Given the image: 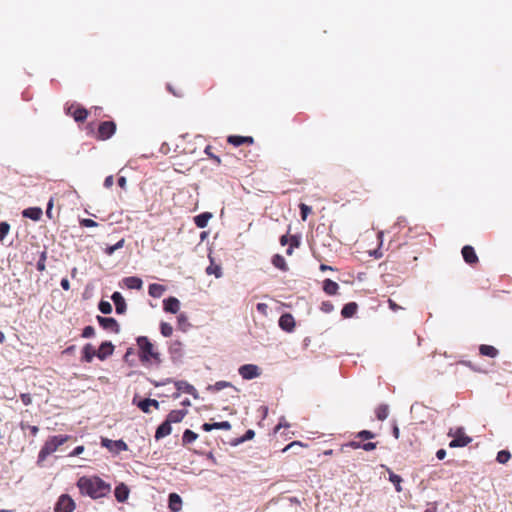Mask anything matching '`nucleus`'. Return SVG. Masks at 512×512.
Instances as JSON below:
<instances>
[{"label": "nucleus", "instance_id": "f257e3e1", "mask_svg": "<svg viewBox=\"0 0 512 512\" xmlns=\"http://www.w3.org/2000/svg\"><path fill=\"white\" fill-rule=\"evenodd\" d=\"M77 486L83 495L97 499L104 497L110 492V485L99 477H81Z\"/></svg>", "mask_w": 512, "mask_h": 512}, {"label": "nucleus", "instance_id": "f03ea898", "mask_svg": "<svg viewBox=\"0 0 512 512\" xmlns=\"http://www.w3.org/2000/svg\"><path fill=\"white\" fill-rule=\"evenodd\" d=\"M136 342L138 346L139 359L144 365H159L161 363L160 353L148 337L139 336L136 339Z\"/></svg>", "mask_w": 512, "mask_h": 512}, {"label": "nucleus", "instance_id": "7ed1b4c3", "mask_svg": "<svg viewBox=\"0 0 512 512\" xmlns=\"http://www.w3.org/2000/svg\"><path fill=\"white\" fill-rule=\"evenodd\" d=\"M68 439L69 436L62 434L50 437L39 452L38 463L44 461L47 456L55 452L58 447L64 444Z\"/></svg>", "mask_w": 512, "mask_h": 512}, {"label": "nucleus", "instance_id": "20e7f679", "mask_svg": "<svg viewBox=\"0 0 512 512\" xmlns=\"http://www.w3.org/2000/svg\"><path fill=\"white\" fill-rule=\"evenodd\" d=\"M448 435L453 437L449 443L450 448L464 447L472 441L470 437L464 434L463 428H457L455 432L450 429Z\"/></svg>", "mask_w": 512, "mask_h": 512}, {"label": "nucleus", "instance_id": "39448f33", "mask_svg": "<svg viewBox=\"0 0 512 512\" xmlns=\"http://www.w3.org/2000/svg\"><path fill=\"white\" fill-rule=\"evenodd\" d=\"M116 131V124L113 121H103L99 124L96 138L98 140H107L111 138Z\"/></svg>", "mask_w": 512, "mask_h": 512}, {"label": "nucleus", "instance_id": "423d86ee", "mask_svg": "<svg viewBox=\"0 0 512 512\" xmlns=\"http://www.w3.org/2000/svg\"><path fill=\"white\" fill-rule=\"evenodd\" d=\"M101 445L114 454H119L120 452L126 451L128 449L127 444L123 440H111L108 438H102Z\"/></svg>", "mask_w": 512, "mask_h": 512}, {"label": "nucleus", "instance_id": "0eeeda50", "mask_svg": "<svg viewBox=\"0 0 512 512\" xmlns=\"http://www.w3.org/2000/svg\"><path fill=\"white\" fill-rule=\"evenodd\" d=\"M74 509L73 499L69 495L63 494L59 497L54 510L55 512H72Z\"/></svg>", "mask_w": 512, "mask_h": 512}, {"label": "nucleus", "instance_id": "6e6552de", "mask_svg": "<svg viewBox=\"0 0 512 512\" xmlns=\"http://www.w3.org/2000/svg\"><path fill=\"white\" fill-rule=\"evenodd\" d=\"M96 319L103 329L113 332L115 334H118L120 332V325L116 321V319L112 317H103L99 315L96 317Z\"/></svg>", "mask_w": 512, "mask_h": 512}, {"label": "nucleus", "instance_id": "1a4fd4ad", "mask_svg": "<svg viewBox=\"0 0 512 512\" xmlns=\"http://www.w3.org/2000/svg\"><path fill=\"white\" fill-rule=\"evenodd\" d=\"M66 113L72 116L76 122H84L88 117V111L79 105L69 106Z\"/></svg>", "mask_w": 512, "mask_h": 512}, {"label": "nucleus", "instance_id": "9d476101", "mask_svg": "<svg viewBox=\"0 0 512 512\" xmlns=\"http://www.w3.org/2000/svg\"><path fill=\"white\" fill-rule=\"evenodd\" d=\"M239 374L243 379H253L260 375L259 367L254 364H245L239 368Z\"/></svg>", "mask_w": 512, "mask_h": 512}, {"label": "nucleus", "instance_id": "9b49d317", "mask_svg": "<svg viewBox=\"0 0 512 512\" xmlns=\"http://www.w3.org/2000/svg\"><path fill=\"white\" fill-rule=\"evenodd\" d=\"M170 419H172L173 422H180L183 418H167V420L163 422L156 430L155 438L157 440L162 439L171 433Z\"/></svg>", "mask_w": 512, "mask_h": 512}, {"label": "nucleus", "instance_id": "f8f14e48", "mask_svg": "<svg viewBox=\"0 0 512 512\" xmlns=\"http://www.w3.org/2000/svg\"><path fill=\"white\" fill-rule=\"evenodd\" d=\"M295 319L292 314L290 313H284L279 318V327L286 331V332H292L295 329Z\"/></svg>", "mask_w": 512, "mask_h": 512}, {"label": "nucleus", "instance_id": "ddd939ff", "mask_svg": "<svg viewBox=\"0 0 512 512\" xmlns=\"http://www.w3.org/2000/svg\"><path fill=\"white\" fill-rule=\"evenodd\" d=\"M227 142L235 147L241 145H252L254 143V138L251 136L230 135L227 137Z\"/></svg>", "mask_w": 512, "mask_h": 512}, {"label": "nucleus", "instance_id": "4468645a", "mask_svg": "<svg viewBox=\"0 0 512 512\" xmlns=\"http://www.w3.org/2000/svg\"><path fill=\"white\" fill-rule=\"evenodd\" d=\"M461 253H462L464 261L467 264L474 265V264L478 263V261H479L478 256L472 246H470V245L464 246L462 248Z\"/></svg>", "mask_w": 512, "mask_h": 512}, {"label": "nucleus", "instance_id": "2eb2a0df", "mask_svg": "<svg viewBox=\"0 0 512 512\" xmlns=\"http://www.w3.org/2000/svg\"><path fill=\"white\" fill-rule=\"evenodd\" d=\"M163 309L165 312L176 314L180 310V301L176 297H168L163 301Z\"/></svg>", "mask_w": 512, "mask_h": 512}, {"label": "nucleus", "instance_id": "dca6fc26", "mask_svg": "<svg viewBox=\"0 0 512 512\" xmlns=\"http://www.w3.org/2000/svg\"><path fill=\"white\" fill-rule=\"evenodd\" d=\"M114 352V346L111 342H103L99 346L97 350V358L100 360H105L107 357L111 356Z\"/></svg>", "mask_w": 512, "mask_h": 512}, {"label": "nucleus", "instance_id": "f3484780", "mask_svg": "<svg viewBox=\"0 0 512 512\" xmlns=\"http://www.w3.org/2000/svg\"><path fill=\"white\" fill-rule=\"evenodd\" d=\"M112 301L115 304L116 313L123 314L126 311L127 305L125 299L120 292H114L111 296Z\"/></svg>", "mask_w": 512, "mask_h": 512}, {"label": "nucleus", "instance_id": "a211bd4d", "mask_svg": "<svg viewBox=\"0 0 512 512\" xmlns=\"http://www.w3.org/2000/svg\"><path fill=\"white\" fill-rule=\"evenodd\" d=\"M255 436V432L252 429L246 431V433L241 437L231 438L227 441V443L233 447L240 445L241 443L251 440Z\"/></svg>", "mask_w": 512, "mask_h": 512}, {"label": "nucleus", "instance_id": "6ab92c4d", "mask_svg": "<svg viewBox=\"0 0 512 512\" xmlns=\"http://www.w3.org/2000/svg\"><path fill=\"white\" fill-rule=\"evenodd\" d=\"M114 494L118 502H124L129 496V488L124 483H121L116 486Z\"/></svg>", "mask_w": 512, "mask_h": 512}, {"label": "nucleus", "instance_id": "aec40b11", "mask_svg": "<svg viewBox=\"0 0 512 512\" xmlns=\"http://www.w3.org/2000/svg\"><path fill=\"white\" fill-rule=\"evenodd\" d=\"M42 214H43L42 209L39 207H30V208L23 210V212H22L23 217L29 218L33 221L40 220Z\"/></svg>", "mask_w": 512, "mask_h": 512}, {"label": "nucleus", "instance_id": "412c9836", "mask_svg": "<svg viewBox=\"0 0 512 512\" xmlns=\"http://www.w3.org/2000/svg\"><path fill=\"white\" fill-rule=\"evenodd\" d=\"M123 283L128 289H136V290H140L143 285V281L139 277H136V276H130V277L124 278Z\"/></svg>", "mask_w": 512, "mask_h": 512}, {"label": "nucleus", "instance_id": "4be33fe9", "mask_svg": "<svg viewBox=\"0 0 512 512\" xmlns=\"http://www.w3.org/2000/svg\"><path fill=\"white\" fill-rule=\"evenodd\" d=\"M358 309V305L355 302H349L345 304L341 310V315L343 318H351L353 317Z\"/></svg>", "mask_w": 512, "mask_h": 512}, {"label": "nucleus", "instance_id": "5701e85b", "mask_svg": "<svg viewBox=\"0 0 512 512\" xmlns=\"http://www.w3.org/2000/svg\"><path fill=\"white\" fill-rule=\"evenodd\" d=\"M182 507V499L181 497L176 493H171L169 495V508L173 512H178L181 510Z\"/></svg>", "mask_w": 512, "mask_h": 512}, {"label": "nucleus", "instance_id": "b1692460", "mask_svg": "<svg viewBox=\"0 0 512 512\" xmlns=\"http://www.w3.org/2000/svg\"><path fill=\"white\" fill-rule=\"evenodd\" d=\"M339 289V285L331 280V279H325L323 281V290L328 295H336Z\"/></svg>", "mask_w": 512, "mask_h": 512}, {"label": "nucleus", "instance_id": "393cba45", "mask_svg": "<svg viewBox=\"0 0 512 512\" xmlns=\"http://www.w3.org/2000/svg\"><path fill=\"white\" fill-rule=\"evenodd\" d=\"M82 360L90 363L94 357H97V351L94 350L91 344H86L82 351Z\"/></svg>", "mask_w": 512, "mask_h": 512}, {"label": "nucleus", "instance_id": "a878e982", "mask_svg": "<svg viewBox=\"0 0 512 512\" xmlns=\"http://www.w3.org/2000/svg\"><path fill=\"white\" fill-rule=\"evenodd\" d=\"M165 286L157 283H153L149 285L148 293L153 298H160L165 292Z\"/></svg>", "mask_w": 512, "mask_h": 512}, {"label": "nucleus", "instance_id": "bb28decb", "mask_svg": "<svg viewBox=\"0 0 512 512\" xmlns=\"http://www.w3.org/2000/svg\"><path fill=\"white\" fill-rule=\"evenodd\" d=\"M211 217L212 215L209 212L201 213L194 217V223L198 228H205Z\"/></svg>", "mask_w": 512, "mask_h": 512}, {"label": "nucleus", "instance_id": "cd10ccee", "mask_svg": "<svg viewBox=\"0 0 512 512\" xmlns=\"http://www.w3.org/2000/svg\"><path fill=\"white\" fill-rule=\"evenodd\" d=\"M479 352L482 356L490 358H495L498 355V350L494 346L485 344L480 345Z\"/></svg>", "mask_w": 512, "mask_h": 512}, {"label": "nucleus", "instance_id": "c85d7f7f", "mask_svg": "<svg viewBox=\"0 0 512 512\" xmlns=\"http://www.w3.org/2000/svg\"><path fill=\"white\" fill-rule=\"evenodd\" d=\"M153 406L155 408L158 407V402L154 399H144V400H141L139 403H138V407L144 412V413H150L151 410H150V407Z\"/></svg>", "mask_w": 512, "mask_h": 512}, {"label": "nucleus", "instance_id": "c756f323", "mask_svg": "<svg viewBox=\"0 0 512 512\" xmlns=\"http://www.w3.org/2000/svg\"><path fill=\"white\" fill-rule=\"evenodd\" d=\"M272 264H273L276 268H278V269H280V270H282V271H287V270H288V265H287V263H286V260H285V258H284L282 255H280V254H275V255L273 256V258H272Z\"/></svg>", "mask_w": 512, "mask_h": 512}, {"label": "nucleus", "instance_id": "7c9ffc66", "mask_svg": "<svg viewBox=\"0 0 512 512\" xmlns=\"http://www.w3.org/2000/svg\"><path fill=\"white\" fill-rule=\"evenodd\" d=\"M206 273L208 275H215L216 278H220L222 276L221 266L211 261V264L206 268Z\"/></svg>", "mask_w": 512, "mask_h": 512}, {"label": "nucleus", "instance_id": "2f4dec72", "mask_svg": "<svg viewBox=\"0 0 512 512\" xmlns=\"http://www.w3.org/2000/svg\"><path fill=\"white\" fill-rule=\"evenodd\" d=\"M388 472H389V480L394 484L395 490L397 492H401L402 491V486H401L402 478H401V476L393 473L390 469H388Z\"/></svg>", "mask_w": 512, "mask_h": 512}, {"label": "nucleus", "instance_id": "473e14b6", "mask_svg": "<svg viewBox=\"0 0 512 512\" xmlns=\"http://www.w3.org/2000/svg\"><path fill=\"white\" fill-rule=\"evenodd\" d=\"M198 438V435L192 430L186 429L182 436V442L184 445L191 444Z\"/></svg>", "mask_w": 512, "mask_h": 512}, {"label": "nucleus", "instance_id": "72a5a7b5", "mask_svg": "<svg viewBox=\"0 0 512 512\" xmlns=\"http://www.w3.org/2000/svg\"><path fill=\"white\" fill-rule=\"evenodd\" d=\"M204 153L211 159L214 161V163L216 165H221L222 161L220 159L219 156L215 155L213 152H212V146L211 145H207L205 147V150H204Z\"/></svg>", "mask_w": 512, "mask_h": 512}, {"label": "nucleus", "instance_id": "f704fd0d", "mask_svg": "<svg viewBox=\"0 0 512 512\" xmlns=\"http://www.w3.org/2000/svg\"><path fill=\"white\" fill-rule=\"evenodd\" d=\"M160 331L164 337H170L173 333V328L169 323L162 322L160 324Z\"/></svg>", "mask_w": 512, "mask_h": 512}, {"label": "nucleus", "instance_id": "c9c22d12", "mask_svg": "<svg viewBox=\"0 0 512 512\" xmlns=\"http://www.w3.org/2000/svg\"><path fill=\"white\" fill-rule=\"evenodd\" d=\"M511 458V454L508 450H502L497 454V461L501 464L507 463Z\"/></svg>", "mask_w": 512, "mask_h": 512}, {"label": "nucleus", "instance_id": "e433bc0d", "mask_svg": "<svg viewBox=\"0 0 512 512\" xmlns=\"http://www.w3.org/2000/svg\"><path fill=\"white\" fill-rule=\"evenodd\" d=\"M124 243H125V240L122 238L116 244H114L112 246H108L105 249V253L109 256L112 255L116 250L121 249L124 246Z\"/></svg>", "mask_w": 512, "mask_h": 512}, {"label": "nucleus", "instance_id": "4c0bfd02", "mask_svg": "<svg viewBox=\"0 0 512 512\" xmlns=\"http://www.w3.org/2000/svg\"><path fill=\"white\" fill-rule=\"evenodd\" d=\"M98 308L103 314H110L112 312V305L108 301L101 300Z\"/></svg>", "mask_w": 512, "mask_h": 512}, {"label": "nucleus", "instance_id": "58836bf2", "mask_svg": "<svg viewBox=\"0 0 512 512\" xmlns=\"http://www.w3.org/2000/svg\"><path fill=\"white\" fill-rule=\"evenodd\" d=\"M299 208H300V214H301V219L303 221H306L307 220V217L308 215L312 212V209L310 206L304 204V203H301L299 205Z\"/></svg>", "mask_w": 512, "mask_h": 512}, {"label": "nucleus", "instance_id": "ea45409f", "mask_svg": "<svg viewBox=\"0 0 512 512\" xmlns=\"http://www.w3.org/2000/svg\"><path fill=\"white\" fill-rule=\"evenodd\" d=\"M375 437V434L369 430H362L358 432L355 436V438H360L362 440H368L373 439Z\"/></svg>", "mask_w": 512, "mask_h": 512}, {"label": "nucleus", "instance_id": "a19ab883", "mask_svg": "<svg viewBox=\"0 0 512 512\" xmlns=\"http://www.w3.org/2000/svg\"><path fill=\"white\" fill-rule=\"evenodd\" d=\"M9 231H10V225L7 222H1L0 223V241H3V239L9 233Z\"/></svg>", "mask_w": 512, "mask_h": 512}, {"label": "nucleus", "instance_id": "79ce46f5", "mask_svg": "<svg viewBox=\"0 0 512 512\" xmlns=\"http://www.w3.org/2000/svg\"><path fill=\"white\" fill-rule=\"evenodd\" d=\"M46 259H47V253L46 251H43L40 255V259L38 260L37 262V270L42 272L45 270L46 266H45V262H46Z\"/></svg>", "mask_w": 512, "mask_h": 512}, {"label": "nucleus", "instance_id": "37998d69", "mask_svg": "<svg viewBox=\"0 0 512 512\" xmlns=\"http://www.w3.org/2000/svg\"><path fill=\"white\" fill-rule=\"evenodd\" d=\"M347 447H350V448H353V449H362V442L361 441L352 440V441L342 445L341 451H344V449L347 448Z\"/></svg>", "mask_w": 512, "mask_h": 512}, {"label": "nucleus", "instance_id": "c03bdc74", "mask_svg": "<svg viewBox=\"0 0 512 512\" xmlns=\"http://www.w3.org/2000/svg\"><path fill=\"white\" fill-rule=\"evenodd\" d=\"M389 413V408L387 405H380L375 410V416L381 417V416H387Z\"/></svg>", "mask_w": 512, "mask_h": 512}, {"label": "nucleus", "instance_id": "a18cd8bd", "mask_svg": "<svg viewBox=\"0 0 512 512\" xmlns=\"http://www.w3.org/2000/svg\"><path fill=\"white\" fill-rule=\"evenodd\" d=\"M79 223L82 227H87V228H92V227L98 226L97 222H95L94 220L89 219V218H83L80 220Z\"/></svg>", "mask_w": 512, "mask_h": 512}, {"label": "nucleus", "instance_id": "49530a36", "mask_svg": "<svg viewBox=\"0 0 512 512\" xmlns=\"http://www.w3.org/2000/svg\"><path fill=\"white\" fill-rule=\"evenodd\" d=\"M95 334V329L93 326H86L82 331L83 338H91Z\"/></svg>", "mask_w": 512, "mask_h": 512}, {"label": "nucleus", "instance_id": "de8ad7c7", "mask_svg": "<svg viewBox=\"0 0 512 512\" xmlns=\"http://www.w3.org/2000/svg\"><path fill=\"white\" fill-rule=\"evenodd\" d=\"M334 309L333 304L330 301H324L321 304V310L325 313H330Z\"/></svg>", "mask_w": 512, "mask_h": 512}, {"label": "nucleus", "instance_id": "09e8293b", "mask_svg": "<svg viewBox=\"0 0 512 512\" xmlns=\"http://www.w3.org/2000/svg\"><path fill=\"white\" fill-rule=\"evenodd\" d=\"M257 311L262 314L263 316H267L268 314V305L266 303H258L257 306Z\"/></svg>", "mask_w": 512, "mask_h": 512}, {"label": "nucleus", "instance_id": "8fccbe9b", "mask_svg": "<svg viewBox=\"0 0 512 512\" xmlns=\"http://www.w3.org/2000/svg\"><path fill=\"white\" fill-rule=\"evenodd\" d=\"M230 386V383L229 382H226V381H218L214 384V386L212 387L214 390L216 391H219V390H222L226 387H229Z\"/></svg>", "mask_w": 512, "mask_h": 512}, {"label": "nucleus", "instance_id": "3c124183", "mask_svg": "<svg viewBox=\"0 0 512 512\" xmlns=\"http://www.w3.org/2000/svg\"><path fill=\"white\" fill-rule=\"evenodd\" d=\"M53 205H54V199L50 198V200L48 201V204H47V209H46V215L50 219L54 218L53 214H52Z\"/></svg>", "mask_w": 512, "mask_h": 512}, {"label": "nucleus", "instance_id": "603ef678", "mask_svg": "<svg viewBox=\"0 0 512 512\" xmlns=\"http://www.w3.org/2000/svg\"><path fill=\"white\" fill-rule=\"evenodd\" d=\"M178 325L181 329L184 330V326L187 324V317L185 314H179L177 317Z\"/></svg>", "mask_w": 512, "mask_h": 512}, {"label": "nucleus", "instance_id": "864d4df0", "mask_svg": "<svg viewBox=\"0 0 512 512\" xmlns=\"http://www.w3.org/2000/svg\"><path fill=\"white\" fill-rule=\"evenodd\" d=\"M301 447H302V443L301 442L293 441L290 444H288L282 451L286 452L288 450H291V449H294V448H301Z\"/></svg>", "mask_w": 512, "mask_h": 512}, {"label": "nucleus", "instance_id": "5fc2aeb1", "mask_svg": "<svg viewBox=\"0 0 512 512\" xmlns=\"http://www.w3.org/2000/svg\"><path fill=\"white\" fill-rule=\"evenodd\" d=\"M376 447H377V443H374V442L362 443V449L365 451H372V450L376 449Z\"/></svg>", "mask_w": 512, "mask_h": 512}, {"label": "nucleus", "instance_id": "6e6d98bb", "mask_svg": "<svg viewBox=\"0 0 512 512\" xmlns=\"http://www.w3.org/2000/svg\"><path fill=\"white\" fill-rule=\"evenodd\" d=\"M289 243H290V246L295 248L300 245V240L296 235H291Z\"/></svg>", "mask_w": 512, "mask_h": 512}, {"label": "nucleus", "instance_id": "4d7b16f0", "mask_svg": "<svg viewBox=\"0 0 512 512\" xmlns=\"http://www.w3.org/2000/svg\"><path fill=\"white\" fill-rule=\"evenodd\" d=\"M114 184V177L112 175H109L104 180V186L106 188H111Z\"/></svg>", "mask_w": 512, "mask_h": 512}, {"label": "nucleus", "instance_id": "13d9d810", "mask_svg": "<svg viewBox=\"0 0 512 512\" xmlns=\"http://www.w3.org/2000/svg\"><path fill=\"white\" fill-rule=\"evenodd\" d=\"M388 305H389V308H390L392 311H394V312H396V311H398V310H400V309H403L401 306L397 305V304L395 303V301H393L392 299H388Z\"/></svg>", "mask_w": 512, "mask_h": 512}, {"label": "nucleus", "instance_id": "bf43d9fd", "mask_svg": "<svg viewBox=\"0 0 512 512\" xmlns=\"http://www.w3.org/2000/svg\"><path fill=\"white\" fill-rule=\"evenodd\" d=\"M216 429H230L231 425L228 421L215 423Z\"/></svg>", "mask_w": 512, "mask_h": 512}, {"label": "nucleus", "instance_id": "052dcab7", "mask_svg": "<svg viewBox=\"0 0 512 512\" xmlns=\"http://www.w3.org/2000/svg\"><path fill=\"white\" fill-rule=\"evenodd\" d=\"M84 451V446H77L72 452L69 453V456H78Z\"/></svg>", "mask_w": 512, "mask_h": 512}, {"label": "nucleus", "instance_id": "680f3d73", "mask_svg": "<svg viewBox=\"0 0 512 512\" xmlns=\"http://www.w3.org/2000/svg\"><path fill=\"white\" fill-rule=\"evenodd\" d=\"M61 287L64 289V290H69L70 289V282L67 278H63L61 280V283H60Z\"/></svg>", "mask_w": 512, "mask_h": 512}, {"label": "nucleus", "instance_id": "e2e57ef3", "mask_svg": "<svg viewBox=\"0 0 512 512\" xmlns=\"http://www.w3.org/2000/svg\"><path fill=\"white\" fill-rule=\"evenodd\" d=\"M436 457H437L439 460H443V459L446 457V450H444V449H439V450L436 452Z\"/></svg>", "mask_w": 512, "mask_h": 512}, {"label": "nucleus", "instance_id": "0e129e2a", "mask_svg": "<svg viewBox=\"0 0 512 512\" xmlns=\"http://www.w3.org/2000/svg\"><path fill=\"white\" fill-rule=\"evenodd\" d=\"M126 184H127V180L124 176H121L118 178V185L122 188V189H125L126 188Z\"/></svg>", "mask_w": 512, "mask_h": 512}, {"label": "nucleus", "instance_id": "69168bd1", "mask_svg": "<svg viewBox=\"0 0 512 512\" xmlns=\"http://www.w3.org/2000/svg\"><path fill=\"white\" fill-rule=\"evenodd\" d=\"M202 428L205 431H211L212 429H216V425H215V423H213V424L205 423L202 425Z\"/></svg>", "mask_w": 512, "mask_h": 512}, {"label": "nucleus", "instance_id": "338daca9", "mask_svg": "<svg viewBox=\"0 0 512 512\" xmlns=\"http://www.w3.org/2000/svg\"><path fill=\"white\" fill-rule=\"evenodd\" d=\"M289 241H290V236H288V235H283L280 238V244L282 246H285L287 243H289Z\"/></svg>", "mask_w": 512, "mask_h": 512}, {"label": "nucleus", "instance_id": "774afa93", "mask_svg": "<svg viewBox=\"0 0 512 512\" xmlns=\"http://www.w3.org/2000/svg\"><path fill=\"white\" fill-rule=\"evenodd\" d=\"M21 398L25 405H28L31 402V397L29 394H22Z\"/></svg>", "mask_w": 512, "mask_h": 512}]
</instances>
